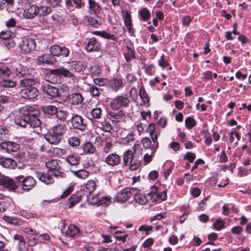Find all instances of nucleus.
Masks as SVG:
<instances>
[{"label":"nucleus","instance_id":"f257e3e1","mask_svg":"<svg viewBox=\"0 0 251 251\" xmlns=\"http://www.w3.org/2000/svg\"><path fill=\"white\" fill-rule=\"evenodd\" d=\"M40 112L35 105H26L18 109L14 119L15 124L22 127H38L41 124L38 117Z\"/></svg>","mask_w":251,"mask_h":251},{"label":"nucleus","instance_id":"f03ea898","mask_svg":"<svg viewBox=\"0 0 251 251\" xmlns=\"http://www.w3.org/2000/svg\"><path fill=\"white\" fill-rule=\"evenodd\" d=\"M62 76L71 78L73 80H77L78 78L70 70L64 67H59L49 71L48 75L49 81L52 83H61Z\"/></svg>","mask_w":251,"mask_h":251},{"label":"nucleus","instance_id":"7ed1b4c3","mask_svg":"<svg viewBox=\"0 0 251 251\" xmlns=\"http://www.w3.org/2000/svg\"><path fill=\"white\" fill-rule=\"evenodd\" d=\"M155 128V125L153 123H151L149 124L146 129V131L149 133L152 142V145L151 147V154L149 155L147 153L144 156V160L147 163H149L151 161L152 157L154 156V153L159 146L157 140L159 133L157 132Z\"/></svg>","mask_w":251,"mask_h":251},{"label":"nucleus","instance_id":"20e7f679","mask_svg":"<svg viewBox=\"0 0 251 251\" xmlns=\"http://www.w3.org/2000/svg\"><path fill=\"white\" fill-rule=\"evenodd\" d=\"M17 181L19 182V187L26 191L32 189L36 184L35 179L30 176H25L23 175H19L17 176Z\"/></svg>","mask_w":251,"mask_h":251},{"label":"nucleus","instance_id":"39448f33","mask_svg":"<svg viewBox=\"0 0 251 251\" xmlns=\"http://www.w3.org/2000/svg\"><path fill=\"white\" fill-rule=\"evenodd\" d=\"M130 100L126 94L117 96L110 103V107L112 110H118L121 107H127L130 103Z\"/></svg>","mask_w":251,"mask_h":251},{"label":"nucleus","instance_id":"423d86ee","mask_svg":"<svg viewBox=\"0 0 251 251\" xmlns=\"http://www.w3.org/2000/svg\"><path fill=\"white\" fill-rule=\"evenodd\" d=\"M59 162V160L55 159L49 160L46 163V167L48 169V172L55 177H64L66 175L60 171Z\"/></svg>","mask_w":251,"mask_h":251},{"label":"nucleus","instance_id":"0eeeda50","mask_svg":"<svg viewBox=\"0 0 251 251\" xmlns=\"http://www.w3.org/2000/svg\"><path fill=\"white\" fill-rule=\"evenodd\" d=\"M19 46L21 51L26 54L35 50L36 45L34 39L25 37L19 43Z\"/></svg>","mask_w":251,"mask_h":251},{"label":"nucleus","instance_id":"6e6552de","mask_svg":"<svg viewBox=\"0 0 251 251\" xmlns=\"http://www.w3.org/2000/svg\"><path fill=\"white\" fill-rule=\"evenodd\" d=\"M0 185H2L9 191H15L20 187L19 182L17 181V176L15 179L8 176H0Z\"/></svg>","mask_w":251,"mask_h":251},{"label":"nucleus","instance_id":"1a4fd4ad","mask_svg":"<svg viewBox=\"0 0 251 251\" xmlns=\"http://www.w3.org/2000/svg\"><path fill=\"white\" fill-rule=\"evenodd\" d=\"M136 192V188H126L117 193L116 199L118 201L124 202L132 197Z\"/></svg>","mask_w":251,"mask_h":251},{"label":"nucleus","instance_id":"9d476101","mask_svg":"<svg viewBox=\"0 0 251 251\" xmlns=\"http://www.w3.org/2000/svg\"><path fill=\"white\" fill-rule=\"evenodd\" d=\"M40 88L44 94L49 96L50 98L57 97L59 96L58 89L48 83H41Z\"/></svg>","mask_w":251,"mask_h":251},{"label":"nucleus","instance_id":"9b49d317","mask_svg":"<svg viewBox=\"0 0 251 251\" xmlns=\"http://www.w3.org/2000/svg\"><path fill=\"white\" fill-rule=\"evenodd\" d=\"M0 148L7 153H12L18 151L20 145L14 142L5 141L0 144Z\"/></svg>","mask_w":251,"mask_h":251},{"label":"nucleus","instance_id":"f8f14e48","mask_svg":"<svg viewBox=\"0 0 251 251\" xmlns=\"http://www.w3.org/2000/svg\"><path fill=\"white\" fill-rule=\"evenodd\" d=\"M38 90L34 87L22 89L20 92V96L25 99L30 100L36 98L38 95Z\"/></svg>","mask_w":251,"mask_h":251},{"label":"nucleus","instance_id":"ddd939ff","mask_svg":"<svg viewBox=\"0 0 251 251\" xmlns=\"http://www.w3.org/2000/svg\"><path fill=\"white\" fill-rule=\"evenodd\" d=\"M73 127L82 131L86 130L87 125L84 122L83 118L80 115H75L71 119Z\"/></svg>","mask_w":251,"mask_h":251},{"label":"nucleus","instance_id":"4468645a","mask_svg":"<svg viewBox=\"0 0 251 251\" xmlns=\"http://www.w3.org/2000/svg\"><path fill=\"white\" fill-rule=\"evenodd\" d=\"M152 201H156L159 200L165 201L167 200V190H164L161 192L157 191L156 187L152 188V191L148 194Z\"/></svg>","mask_w":251,"mask_h":251},{"label":"nucleus","instance_id":"2eb2a0df","mask_svg":"<svg viewBox=\"0 0 251 251\" xmlns=\"http://www.w3.org/2000/svg\"><path fill=\"white\" fill-rule=\"evenodd\" d=\"M121 162V156L116 153H111L109 154L105 159V162L108 166L112 167H115L119 165Z\"/></svg>","mask_w":251,"mask_h":251},{"label":"nucleus","instance_id":"dca6fc26","mask_svg":"<svg viewBox=\"0 0 251 251\" xmlns=\"http://www.w3.org/2000/svg\"><path fill=\"white\" fill-rule=\"evenodd\" d=\"M0 165L5 168L14 169L17 166V163L14 159L0 156Z\"/></svg>","mask_w":251,"mask_h":251},{"label":"nucleus","instance_id":"f3484780","mask_svg":"<svg viewBox=\"0 0 251 251\" xmlns=\"http://www.w3.org/2000/svg\"><path fill=\"white\" fill-rule=\"evenodd\" d=\"M67 99L69 103L74 105L81 104L84 100L82 94L79 93H74L69 95L67 97Z\"/></svg>","mask_w":251,"mask_h":251},{"label":"nucleus","instance_id":"a211bd4d","mask_svg":"<svg viewBox=\"0 0 251 251\" xmlns=\"http://www.w3.org/2000/svg\"><path fill=\"white\" fill-rule=\"evenodd\" d=\"M87 51H98L100 49V43L95 38H90L86 46Z\"/></svg>","mask_w":251,"mask_h":251},{"label":"nucleus","instance_id":"6ab92c4d","mask_svg":"<svg viewBox=\"0 0 251 251\" xmlns=\"http://www.w3.org/2000/svg\"><path fill=\"white\" fill-rule=\"evenodd\" d=\"M38 6L32 5L24 11L23 16L26 19H33L38 15Z\"/></svg>","mask_w":251,"mask_h":251},{"label":"nucleus","instance_id":"aec40b11","mask_svg":"<svg viewBox=\"0 0 251 251\" xmlns=\"http://www.w3.org/2000/svg\"><path fill=\"white\" fill-rule=\"evenodd\" d=\"M36 176L42 182L47 184H52L54 182V179L52 177V175L47 172V173L38 172L36 173Z\"/></svg>","mask_w":251,"mask_h":251},{"label":"nucleus","instance_id":"412c9836","mask_svg":"<svg viewBox=\"0 0 251 251\" xmlns=\"http://www.w3.org/2000/svg\"><path fill=\"white\" fill-rule=\"evenodd\" d=\"M80 233L79 229L75 225H70L65 232L67 237L75 238L78 237Z\"/></svg>","mask_w":251,"mask_h":251},{"label":"nucleus","instance_id":"4be33fe9","mask_svg":"<svg viewBox=\"0 0 251 251\" xmlns=\"http://www.w3.org/2000/svg\"><path fill=\"white\" fill-rule=\"evenodd\" d=\"M90 120L93 122H96L101 119L102 115V110L100 107H95L93 108L89 114Z\"/></svg>","mask_w":251,"mask_h":251},{"label":"nucleus","instance_id":"5701e85b","mask_svg":"<svg viewBox=\"0 0 251 251\" xmlns=\"http://www.w3.org/2000/svg\"><path fill=\"white\" fill-rule=\"evenodd\" d=\"M64 159L72 167L76 166L80 163V157L77 154H71L64 158Z\"/></svg>","mask_w":251,"mask_h":251},{"label":"nucleus","instance_id":"b1692460","mask_svg":"<svg viewBox=\"0 0 251 251\" xmlns=\"http://www.w3.org/2000/svg\"><path fill=\"white\" fill-rule=\"evenodd\" d=\"M45 140L52 145H57L60 142L61 138L52 132H49L45 135Z\"/></svg>","mask_w":251,"mask_h":251},{"label":"nucleus","instance_id":"393cba45","mask_svg":"<svg viewBox=\"0 0 251 251\" xmlns=\"http://www.w3.org/2000/svg\"><path fill=\"white\" fill-rule=\"evenodd\" d=\"M86 67V64L84 62L73 61L71 65V69L75 72H83Z\"/></svg>","mask_w":251,"mask_h":251},{"label":"nucleus","instance_id":"a878e982","mask_svg":"<svg viewBox=\"0 0 251 251\" xmlns=\"http://www.w3.org/2000/svg\"><path fill=\"white\" fill-rule=\"evenodd\" d=\"M37 62L39 65L53 64L52 57L49 54H46L42 56H39L37 58Z\"/></svg>","mask_w":251,"mask_h":251},{"label":"nucleus","instance_id":"bb28decb","mask_svg":"<svg viewBox=\"0 0 251 251\" xmlns=\"http://www.w3.org/2000/svg\"><path fill=\"white\" fill-rule=\"evenodd\" d=\"M92 34L99 36L100 37H103L105 39L111 40L112 41H116L118 38L116 37L114 35L110 34L105 31H93Z\"/></svg>","mask_w":251,"mask_h":251},{"label":"nucleus","instance_id":"cd10ccee","mask_svg":"<svg viewBox=\"0 0 251 251\" xmlns=\"http://www.w3.org/2000/svg\"><path fill=\"white\" fill-rule=\"evenodd\" d=\"M67 130L66 127L64 124H59L54 126L52 128V131L60 138L63 135Z\"/></svg>","mask_w":251,"mask_h":251},{"label":"nucleus","instance_id":"c85d7f7f","mask_svg":"<svg viewBox=\"0 0 251 251\" xmlns=\"http://www.w3.org/2000/svg\"><path fill=\"white\" fill-rule=\"evenodd\" d=\"M132 162H133V155L131 150H127L125 151L123 155V162L125 166L129 165Z\"/></svg>","mask_w":251,"mask_h":251},{"label":"nucleus","instance_id":"c756f323","mask_svg":"<svg viewBox=\"0 0 251 251\" xmlns=\"http://www.w3.org/2000/svg\"><path fill=\"white\" fill-rule=\"evenodd\" d=\"M14 239L18 242V249L19 251H25V242L24 237L19 234H15Z\"/></svg>","mask_w":251,"mask_h":251},{"label":"nucleus","instance_id":"7c9ffc66","mask_svg":"<svg viewBox=\"0 0 251 251\" xmlns=\"http://www.w3.org/2000/svg\"><path fill=\"white\" fill-rule=\"evenodd\" d=\"M114 146V144L112 142L110 138H106L105 140V144L102 147V151L107 154L110 152Z\"/></svg>","mask_w":251,"mask_h":251},{"label":"nucleus","instance_id":"2f4dec72","mask_svg":"<svg viewBox=\"0 0 251 251\" xmlns=\"http://www.w3.org/2000/svg\"><path fill=\"white\" fill-rule=\"evenodd\" d=\"M81 199V196L80 195L74 194L68 200V208H71L76 204L78 203Z\"/></svg>","mask_w":251,"mask_h":251},{"label":"nucleus","instance_id":"473e14b6","mask_svg":"<svg viewBox=\"0 0 251 251\" xmlns=\"http://www.w3.org/2000/svg\"><path fill=\"white\" fill-rule=\"evenodd\" d=\"M41 109L45 114L49 115H53L55 114L57 112V108L52 105L43 106Z\"/></svg>","mask_w":251,"mask_h":251},{"label":"nucleus","instance_id":"72a5a7b5","mask_svg":"<svg viewBox=\"0 0 251 251\" xmlns=\"http://www.w3.org/2000/svg\"><path fill=\"white\" fill-rule=\"evenodd\" d=\"M97 126L104 132H111L112 127L111 124L105 120L103 122H99Z\"/></svg>","mask_w":251,"mask_h":251},{"label":"nucleus","instance_id":"f704fd0d","mask_svg":"<svg viewBox=\"0 0 251 251\" xmlns=\"http://www.w3.org/2000/svg\"><path fill=\"white\" fill-rule=\"evenodd\" d=\"M36 83L35 80L32 78L25 77L24 79L21 80L20 85L23 87L28 88L32 87Z\"/></svg>","mask_w":251,"mask_h":251},{"label":"nucleus","instance_id":"c9c22d12","mask_svg":"<svg viewBox=\"0 0 251 251\" xmlns=\"http://www.w3.org/2000/svg\"><path fill=\"white\" fill-rule=\"evenodd\" d=\"M134 199L136 203L141 204L144 205L147 202V199L146 198V196L143 194L141 193H135L134 192Z\"/></svg>","mask_w":251,"mask_h":251},{"label":"nucleus","instance_id":"e433bc0d","mask_svg":"<svg viewBox=\"0 0 251 251\" xmlns=\"http://www.w3.org/2000/svg\"><path fill=\"white\" fill-rule=\"evenodd\" d=\"M83 150L84 153L86 154L94 153L96 149L93 144L90 142H87L82 146Z\"/></svg>","mask_w":251,"mask_h":251},{"label":"nucleus","instance_id":"4c0bfd02","mask_svg":"<svg viewBox=\"0 0 251 251\" xmlns=\"http://www.w3.org/2000/svg\"><path fill=\"white\" fill-rule=\"evenodd\" d=\"M88 71L92 77L99 76L101 73V69L97 64H93L89 67Z\"/></svg>","mask_w":251,"mask_h":251},{"label":"nucleus","instance_id":"58836bf2","mask_svg":"<svg viewBox=\"0 0 251 251\" xmlns=\"http://www.w3.org/2000/svg\"><path fill=\"white\" fill-rule=\"evenodd\" d=\"M72 172L75 176L81 179H85L88 177L90 175L89 172L83 169H80L77 171H72Z\"/></svg>","mask_w":251,"mask_h":251},{"label":"nucleus","instance_id":"ea45409f","mask_svg":"<svg viewBox=\"0 0 251 251\" xmlns=\"http://www.w3.org/2000/svg\"><path fill=\"white\" fill-rule=\"evenodd\" d=\"M38 12L40 16H46L51 12L50 7L46 5H41L38 6Z\"/></svg>","mask_w":251,"mask_h":251},{"label":"nucleus","instance_id":"a19ab883","mask_svg":"<svg viewBox=\"0 0 251 251\" xmlns=\"http://www.w3.org/2000/svg\"><path fill=\"white\" fill-rule=\"evenodd\" d=\"M16 74L19 77H26L29 75V73L25 67L21 65H19L16 68Z\"/></svg>","mask_w":251,"mask_h":251},{"label":"nucleus","instance_id":"79ce46f5","mask_svg":"<svg viewBox=\"0 0 251 251\" xmlns=\"http://www.w3.org/2000/svg\"><path fill=\"white\" fill-rule=\"evenodd\" d=\"M63 46H60L57 45H54L50 47V51L51 55L53 56H59L62 50V48Z\"/></svg>","mask_w":251,"mask_h":251},{"label":"nucleus","instance_id":"37998d69","mask_svg":"<svg viewBox=\"0 0 251 251\" xmlns=\"http://www.w3.org/2000/svg\"><path fill=\"white\" fill-rule=\"evenodd\" d=\"M141 19L144 21H147L151 16L150 11L147 8H143L139 11Z\"/></svg>","mask_w":251,"mask_h":251},{"label":"nucleus","instance_id":"c03bdc74","mask_svg":"<svg viewBox=\"0 0 251 251\" xmlns=\"http://www.w3.org/2000/svg\"><path fill=\"white\" fill-rule=\"evenodd\" d=\"M111 85L116 91L124 87L123 81L121 78H114L111 81Z\"/></svg>","mask_w":251,"mask_h":251},{"label":"nucleus","instance_id":"a18cd8bd","mask_svg":"<svg viewBox=\"0 0 251 251\" xmlns=\"http://www.w3.org/2000/svg\"><path fill=\"white\" fill-rule=\"evenodd\" d=\"M102 90L98 88L95 85L89 87L88 92L94 97H99L101 94Z\"/></svg>","mask_w":251,"mask_h":251},{"label":"nucleus","instance_id":"49530a36","mask_svg":"<svg viewBox=\"0 0 251 251\" xmlns=\"http://www.w3.org/2000/svg\"><path fill=\"white\" fill-rule=\"evenodd\" d=\"M110 201V199L107 197H101L100 199L98 197H96V201H91V204H97L98 205L107 204Z\"/></svg>","mask_w":251,"mask_h":251},{"label":"nucleus","instance_id":"de8ad7c7","mask_svg":"<svg viewBox=\"0 0 251 251\" xmlns=\"http://www.w3.org/2000/svg\"><path fill=\"white\" fill-rule=\"evenodd\" d=\"M139 95L145 104L149 105L150 99L144 87H142L139 91Z\"/></svg>","mask_w":251,"mask_h":251},{"label":"nucleus","instance_id":"09e8293b","mask_svg":"<svg viewBox=\"0 0 251 251\" xmlns=\"http://www.w3.org/2000/svg\"><path fill=\"white\" fill-rule=\"evenodd\" d=\"M108 114L111 117L117 120L122 119L125 116V114L123 110H118L117 112L115 111H109Z\"/></svg>","mask_w":251,"mask_h":251},{"label":"nucleus","instance_id":"8fccbe9b","mask_svg":"<svg viewBox=\"0 0 251 251\" xmlns=\"http://www.w3.org/2000/svg\"><path fill=\"white\" fill-rule=\"evenodd\" d=\"M134 140V133L131 132L127 135L126 137L120 139L119 142L124 145L128 144L130 142Z\"/></svg>","mask_w":251,"mask_h":251},{"label":"nucleus","instance_id":"3c124183","mask_svg":"<svg viewBox=\"0 0 251 251\" xmlns=\"http://www.w3.org/2000/svg\"><path fill=\"white\" fill-rule=\"evenodd\" d=\"M125 59L127 62H130L135 58V52L131 48L127 47V50L124 53Z\"/></svg>","mask_w":251,"mask_h":251},{"label":"nucleus","instance_id":"603ef678","mask_svg":"<svg viewBox=\"0 0 251 251\" xmlns=\"http://www.w3.org/2000/svg\"><path fill=\"white\" fill-rule=\"evenodd\" d=\"M16 82L10 79H4L0 82V87L3 88H13L16 86Z\"/></svg>","mask_w":251,"mask_h":251},{"label":"nucleus","instance_id":"864d4df0","mask_svg":"<svg viewBox=\"0 0 251 251\" xmlns=\"http://www.w3.org/2000/svg\"><path fill=\"white\" fill-rule=\"evenodd\" d=\"M68 112L66 110L57 109V112L55 113L56 117L61 121H64L66 120Z\"/></svg>","mask_w":251,"mask_h":251},{"label":"nucleus","instance_id":"5fc2aeb1","mask_svg":"<svg viewBox=\"0 0 251 251\" xmlns=\"http://www.w3.org/2000/svg\"><path fill=\"white\" fill-rule=\"evenodd\" d=\"M87 21L90 25L95 28L98 27L100 25V22L92 16L87 17Z\"/></svg>","mask_w":251,"mask_h":251},{"label":"nucleus","instance_id":"6e6d98bb","mask_svg":"<svg viewBox=\"0 0 251 251\" xmlns=\"http://www.w3.org/2000/svg\"><path fill=\"white\" fill-rule=\"evenodd\" d=\"M11 74L10 69L6 66H2L0 67V77H9Z\"/></svg>","mask_w":251,"mask_h":251},{"label":"nucleus","instance_id":"4d7b16f0","mask_svg":"<svg viewBox=\"0 0 251 251\" xmlns=\"http://www.w3.org/2000/svg\"><path fill=\"white\" fill-rule=\"evenodd\" d=\"M89 7L95 13L99 12L100 10V6L94 0H88Z\"/></svg>","mask_w":251,"mask_h":251},{"label":"nucleus","instance_id":"13d9d810","mask_svg":"<svg viewBox=\"0 0 251 251\" xmlns=\"http://www.w3.org/2000/svg\"><path fill=\"white\" fill-rule=\"evenodd\" d=\"M72 2L74 5V11L75 8L77 9H82L85 5L84 0H72Z\"/></svg>","mask_w":251,"mask_h":251},{"label":"nucleus","instance_id":"bf43d9fd","mask_svg":"<svg viewBox=\"0 0 251 251\" xmlns=\"http://www.w3.org/2000/svg\"><path fill=\"white\" fill-rule=\"evenodd\" d=\"M85 187L89 193L91 194L95 191L96 184L94 181L90 180L86 183Z\"/></svg>","mask_w":251,"mask_h":251},{"label":"nucleus","instance_id":"052dcab7","mask_svg":"<svg viewBox=\"0 0 251 251\" xmlns=\"http://www.w3.org/2000/svg\"><path fill=\"white\" fill-rule=\"evenodd\" d=\"M80 143L79 139L75 136L71 137L68 139V143L73 147H76L79 145Z\"/></svg>","mask_w":251,"mask_h":251},{"label":"nucleus","instance_id":"680f3d73","mask_svg":"<svg viewBox=\"0 0 251 251\" xmlns=\"http://www.w3.org/2000/svg\"><path fill=\"white\" fill-rule=\"evenodd\" d=\"M185 123L188 128L191 129L196 125V122L193 117H189L185 119Z\"/></svg>","mask_w":251,"mask_h":251},{"label":"nucleus","instance_id":"e2e57ef3","mask_svg":"<svg viewBox=\"0 0 251 251\" xmlns=\"http://www.w3.org/2000/svg\"><path fill=\"white\" fill-rule=\"evenodd\" d=\"M225 224V223L223 220L218 219L213 224V226L216 229L220 230L224 227Z\"/></svg>","mask_w":251,"mask_h":251},{"label":"nucleus","instance_id":"0e129e2a","mask_svg":"<svg viewBox=\"0 0 251 251\" xmlns=\"http://www.w3.org/2000/svg\"><path fill=\"white\" fill-rule=\"evenodd\" d=\"M141 142L142 145L145 149H148L150 148L151 149V139L148 137H144L142 139Z\"/></svg>","mask_w":251,"mask_h":251},{"label":"nucleus","instance_id":"69168bd1","mask_svg":"<svg viewBox=\"0 0 251 251\" xmlns=\"http://www.w3.org/2000/svg\"><path fill=\"white\" fill-rule=\"evenodd\" d=\"M195 158V154L191 152H187L183 157L184 159L188 160L190 163H193Z\"/></svg>","mask_w":251,"mask_h":251},{"label":"nucleus","instance_id":"338daca9","mask_svg":"<svg viewBox=\"0 0 251 251\" xmlns=\"http://www.w3.org/2000/svg\"><path fill=\"white\" fill-rule=\"evenodd\" d=\"M125 25L126 26L128 25L132 24L131 20V15L129 13L126 12L123 16Z\"/></svg>","mask_w":251,"mask_h":251},{"label":"nucleus","instance_id":"774afa93","mask_svg":"<svg viewBox=\"0 0 251 251\" xmlns=\"http://www.w3.org/2000/svg\"><path fill=\"white\" fill-rule=\"evenodd\" d=\"M12 33L10 30H7L5 31H1L0 33V38L5 40L10 38Z\"/></svg>","mask_w":251,"mask_h":251}]
</instances>
